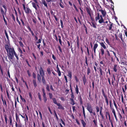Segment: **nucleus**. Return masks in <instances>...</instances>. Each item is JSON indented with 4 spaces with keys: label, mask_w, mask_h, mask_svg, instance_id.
Returning a JSON list of instances; mask_svg holds the SVG:
<instances>
[{
    "label": "nucleus",
    "mask_w": 127,
    "mask_h": 127,
    "mask_svg": "<svg viewBox=\"0 0 127 127\" xmlns=\"http://www.w3.org/2000/svg\"><path fill=\"white\" fill-rule=\"evenodd\" d=\"M5 49L7 52V55L10 61L13 59L14 54L15 52L13 47H10L8 45L6 44L4 46Z\"/></svg>",
    "instance_id": "f257e3e1"
},
{
    "label": "nucleus",
    "mask_w": 127,
    "mask_h": 127,
    "mask_svg": "<svg viewBox=\"0 0 127 127\" xmlns=\"http://www.w3.org/2000/svg\"><path fill=\"white\" fill-rule=\"evenodd\" d=\"M40 74L42 77V82L43 85L46 84V81L44 77V73L43 69L41 66L39 69Z\"/></svg>",
    "instance_id": "f03ea898"
},
{
    "label": "nucleus",
    "mask_w": 127,
    "mask_h": 127,
    "mask_svg": "<svg viewBox=\"0 0 127 127\" xmlns=\"http://www.w3.org/2000/svg\"><path fill=\"white\" fill-rule=\"evenodd\" d=\"M87 109L90 113H92V111H93L91 104L89 103H87Z\"/></svg>",
    "instance_id": "7ed1b4c3"
},
{
    "label": "nucleus",
    "mask_w": 127,
    "mask_h": 127,
    "mask_svg": "<svg viewBox=\"0 0 127 127\" xmlns=\"http://www.w3.org/2000/svg\"><path fill=\"white\" fill-rule=\"evenodd\" d=\"M25 11V13L27 14H31L32 13V10L29 8L28 6L27 7H26L24 9Z\"/></svg>",
    "instance_id": "20e7f679"
},
{
    "label": "nucleus",
    "mask_w": 127,
    "mask_h": 127,
    "mask_svg": "<svg viewBox=\"0 0 127 127\" xmlns=\"http://www.w3.org/2000/svg\"><path fill=\"white\" fill-rule=\"evenodd\" d=\"M97 69H99V74L100 77H101L103 76V74L104 73V72L103 71L102 68L99 67V68H97Z\"/></svg>",
    "instance_id": "39448f33"
},
{
    "label": "nucleus",
    "mask_w": 127,
    "mask_h": 127,
    "mask_svg": "<svg viewBox=\"0 0 127 127\" xmlns=\"http://www.w3.org/2000/svg\"><path fill=\"white\" fill-rule=\"evenodd\" d=\"M99 12H101V14L102 15L103 17H105L106 15V12L104 9V10L100 9L99 10Z\"/></svg>",
    "instance_id": "423d86ee"
},
{
    "label": "nucleus",
    "mask_w": 127,
    "mask_h": 127,
    "mask_svg": "<svg viewBox=\"0 0 127 127\" xmlns=\"http://www.w3.org/2000/svg\"><path fill=\"white\" fill-rule=\"evenodd\" d=\"M107 54L108 56V58L109 60H110V59L111 58V61L112 62L113 61V62H114V60L113 61V57L112 55H110V54L108 50H107Z\"/></svg>",
    "instance_id": "0eeeda50"
},
{
    "label": "nucleus",
    "mask_w": 127,
    "mask_h": 127,
    "mask_svg": "<svg viewBox=\"0 0 127 127\" xmlns=\"http://www.w3.org/2000/svg\"><path fill=\"white\" fill-rule=\"evenodd\" d=\"M99 17L100 19L98 21V22L99 24H101L104 22V20L103 18V15H99Z\"/></svg>",
    "instance_id": "6e6552de"
},
{
    "label": "nucleus",
    "mask_w": 127,
    "mask_h": 127,
    "mask_svg": "<svg viewBox=\"0 0 127 127\" xmlns=\"http://www.w3.org/2000/svg\"><path fill=\"white\" fill-rule=\"evenodd\" d=\"M111 111H112V113H113V115H114V116L115 117V118L116 120V121L117 122L118 121V119H117V117L116 115V112H115V109H113L112 110H111Z\"/></svg>",
    "instance_id": "1a4fd4ad"
},
{
    "label": "nucleus",
    "mask_w": 127,
    "mask_h": 127,
    "mask_svg": "<svg viewBox=\"0 0 127 127\" xmlns=\"http://www.w3.org/2000/svg\"><path fill=\"white\" fill-rule=\"evenodd\" d=\"M86 9L87 13L89 14V16L91 15V12L92 10L91 9H90L88 7L86 8Z\"/></svg>",
    "instance_id": "9d476101"
},
{
    "label": "nucleus",
    "mask_w": 127,
    "mask_h": 127,
    "mask_svg": "<svg viewBox=\"0 0 127 127\" xmlns=\"http://www.w3.org/2000/svg\"><path fill=\"white\" fill-rule=\"evenodd\" d=\"M15 115L16 121L17 122H19V123H20V119L19 118V115H18V114L17 113H15Z\"/></svg>",
    "instance_id": "9b49d317"
},
{
    "label": "nucleus",
    "mask_w": 127,
    "mask_h": 127,
    "mask_svg": "<svg viewBox=\"0 0 127 127\" xmlns=\"http://www.w3.org/2000/svg\"><path fill=\"white\" fill-rule=\"evenodd\" d=\"M107 115H108L109 119L110 122L111 123L112 127H114L113 125V121H112V120L111 119L110 115L108 113H107Z\"/></svg>",
    "instance_id": "f8f14e48"
},
{
    "label": "nucleus",
    "mask_w": 127,
    "mask_h": 127,
    "mask_svg": "<svg viewBox=\"0 0 127 127\" xmlns=\"http://www.w3.org/2000/svg\"><path fill=\"white\" fill-rule=\"evenodd\" d=\"M99 43L101 47H102L104 49H105L106 48V47L104 43L103 42H99Z\"/></svg>",
    "instance_id": "ddd939ff"
},
{
    "label": "nucleus",
    "mask_w": 127,
    "mask_h": 127,
    "mask_svg": "<svg viewBox=\"0 0 127 127\" xmlns=\"http://www.w3.org/2000/svg\"><path fill=\"white\" fill-rule=\"evenodd\" d=\"M58 106V109H62L64 110V107L60 104V103H58V104L57 105Z\"/></svg>",
    "instance_id": "4468645a"
},
{
    "label": "nucleus",
    "mask_w": 127,
    "mask_h": 127,
    "mask_svg": "<svg viewBox=\"0 0 127 127\" xmlns=\"http://www.w3.org/2000/svg\"><path fill=\"white\" fill-rule=\"evenodd\" d=\"M32 6L35 9V10H37V6H36V3H35L34 2H32Z\"/></svg>",
    "instance_id": "2eb2a0df"
},
{
    "label": "nucleus",
    "mask_w": 127,
    "mask_h": 127,
    "mask_svg": "<svg viewBox=\"0 0 127 127\" xmlns=\"http://www.w3.org/2000/svg\"><path fill=\"white\" fill-rule=\"evenodd\" d=\"M98 46V44L96 43L94 44V46L93 47V49L95 54L96 52V49L97 48Z\"/></svg>",
    "instance_id": "dca6fc26"
},
{
    "label": "nucleus",
    "mask_w": 127,
    "mask_h": 127,
    "mask_svg": "<svg viewBox=\"0 0 127 127\" xmlns=\"http://www.w3.org/2000/svg\"><path fill=\"white\" fill-rule=\"evenodd\" d=\"M113 23H112L111 24L109 25H107L108 26V28H109V30H111L112 31H113V29H112V28L113 26Z\"/></svg>",
    "instance_id": "f3484780"
},
{
    "label": "nucleus",
    "mask_w": 127,
    "mask_h": 127,
    "mask_svg": "<svg viewBox=\"0 0 127 127\" xmlns=\"http://www.w3.org/2000/svg\"><path fill=\"white\" fill-rule=\"evenodd\" d=\"M41 75L40 74V75L39 74H37V79L38 81L39 82V83H40L41 82Z\"/></svg>",
    "instance_id": "a211bd4d"
},
{
    "label": "nucleus",
    "mask_w": 127,
    "mask_h": 127,
    "mask_svg": "<svg viewBox=\"0 0 127 127\" xmlns=\"http://www.w3.org/2000/svg\"><path fill=\"white\" fill-rule=\"evenodd\" d=\"M1 98L3 102V103L4 105H5V106L6 107H7V105L6 104V102L5 100H3V97L2 95H1Z\"/></svg>",
    "instance_id": "6ab92c4d"
},
{
    "label": "nucleus",
    "mask_w": 127,
    "mask_h": 127,
    "mask_svg": "<svg viewBox=\"0 0 127 127\" xmlns=\"http://www.w3.org/2000/svg\"><path fill=\"white\" fill-rule=\"evenodd\" d=\"M93 122L95 126L96 127H98L97 119H96V120L94 119L93 121Z\"/></svg>",
    "instance_id": "aec40b11"
},
{
    "label": "nucleus",
    "mask_w": 127,
    "mask_h": 127,
    "mask_svg": "<svg viewBox=\"0 0 127 127\" xmlns=\"http://www.w3.org/2000/svg\"><path fill=\"white\" fill-rule=\"evenodd\" d=\"M67 76L69 77L70 79H71L72 77V72L71 71L69 70L68 72Z\"/></svg>",
    "instance_id": "412c9836"
},
{
    "label": "nucleus",
    "mask_w": 127,
    "mask_h": 127,
    "mask_svg": "<svg viewBox=\"0 0 127 127\" xmlns=\"http://www.w3.org/2000/svg\"><path fill=\"white\" fill-rule=\"evenodd\" d=\"M118 68V66L116 64L114 65L113 69L114 71L116 72H117V69Z\"/></svg>",
    "instance_id": "4be33fe9"
},
{
    "label": "nucleus",
    "mask_w": 127,
    "mask_h": 127,
    "mask_svg": "<svg viewBox=\"0 0 127 127\" xmlns=\"http://www.w3.org/2000/svg\"><path fill=\"white\" fill-rule=\"evenodd\" d=\"M82 79L84 84V85H85L86 83L87 82V80L85 75L82 78Z\"/></svg>",
    "instance_id": "5701e85b"
},
{
    "label": "nucleus",
    "mask_w": 127,
    "mask_h": 127,
    "mask_svg": "<svg viewBox=\"0 0 127 127\" xmlns=\"http://www.w3.org/2000/svg\"><path fill=\"white\" fill-rule=\"evenodd\" d=\"M99 14L98 13L97 14V16H96L95 17V20L96 21H97L98 20H99Z\"/></svg>",
    "instance_id": "b1692460"
},
{
    "label": "nucleus",
    "mask_w": 127,
    "mask_h": 127,
    "mask_svg": "<svg viewBox=\"0 0 127 127\" xmlns=\"http://www.w3.org/2000/svg\"><path fill=\"white\" fill-rule=\"evenodd\" d=\"M32 82L35 88H36V87L37 86V83L36 82V80L33 79L32 80Z\"/></svg>",
    "instance_id": "393cba45"
},
{
    "label": "nucleus",
    "mask_w": 127,
    "mask_h": 127,
    "mask_svg": "<svg viewBox=\"0 0 127 127\" xmlns=\"http://www.w3.org/2000/svg\"><path fill=\"white\" fill-rule=\"evenodd\" d=\"M0 71L1 72V74L3 76L4 73L3 71V68H2L1 65L0 64Z\"/></svg>",
    "instance_id": "a878e982"
},
{
    "label": "nucleus",
    "mask_w": 127,
    "mask_h": 127,
    "mask_svg": "<svg viewBox=\"0 0 127 127\" xmlns=\"http://www.w3.org/2000/svg\"><path fill=\"white\" fill-rule=\"evenodd\" d=\"M121 63L122 64H123L124 65H127V62L126 61H125L124 60H122L121 61Z\"/></svg>",
    "instance_id": "bb28decb"
},
{
    "label": "nucleus",
    "mask_w": 127,
    "mask_h": 127,
    "mask_svg": "<svg viewBox=\"0 0 127 127\" xmlns=\"http://www.w3.org/2000/svg\"><path fill=\"white\" fill-rule=\"evenodd\" d=\"M20 97L21 99L22 100V102L24 103H26V101L24 98H23L22 96L20 95Z\"/></svg>",
    "instance_id": "cd10ccee"
},
{
    "label": "nucleus",
    "mask_w": 127,
    "mask_h": 127,
    "mask_svg": "<svg viewBox=\"0 0 127 127\" xmlns=\"http://www.w3.org/2000/svg\"><path fill=\"white\" fill-rule=\"evenodd\" d=\"M75 92L77 94H78L79 93L78 87L77 85H76V86L75 89Z\"/></svg>",
    "instance_id": "c85d7f7f"
},
{
    "label": "nucleus",
    "mask_w": 127,
    "mask_h": 127,
    "mask_svg": "<svg viewBox=\"0 0 127 127\" xmlns=\"http://www.w3.org/2000/svg\"><path fill=\"white\" fill-rule=\"evenodd\" d=\"M81 122L83 126V127H86V123L83 120H81Z\"/></svg>",
    "instance_id": "c756f323"
},
{
    "label": "nucleus",
    "mask_w": 127,
    "mask_h": 127,
    "mask_svg": "<svg viewBox=\"0 0 127 127\" xmlns=\"http://www.w3.org/2000/svg\"><path fill=\"white\" fill-rule=\"evenodd\" d=\"M70 100L71 101V104L72 105H74L75 104L74 99L70 98Z\"/></svg>",
    "instance_id": "7c9ffc66"
},
{
    "label": "nucleus",
    "mask_w": 127,
    "mask_h": 127,
    "mask_svg": "<svg viewBox=\"0 0 127 127\" xmlns=\"http://www.w3.org/2000/svg\"><path fill=\"white\" fill-rule=\"evenodd\" d=\"M91 23L92 24L91 26L93 27L95 29H96V27L95 25V22H91Z\"/></svg>",
    "instance_id": "2f4dec72"
},
{
    "label": "nucleus",
    "mask_w": 127,
    "mask_h": 127,
    "mask_svg": "<svg viewBox=\"0 0 127 127\" xmlns=\"http://www.w3.org/2000/svg\"><path fill=\"white\" fill-rule=\"evenodd\" d=\"M87 75H89V74L91 72L90 69L89 67H88L87 68Z\"/></svg>",
    "instance_id": "473e14b6"
},
{
    "label": "nucleus",
    "mask_w": 127,
    "mask_h": 127,
    "mask_svg": "<svg viewBox=\"0 0 127 127\" xmlns=\"http://www.w3.org/2000/svg\"><path fill=\"white\" fill-rule=\"evenodd\" d=\"M53 112H54V115L56 117L57 120H58L59 119V118L58 116L57 115V114L56 112V111L55 110H54Z\"/></svg>",
    "instance_id": "72a5a7b5"
},
{
    "label": "nucleus",
    "mask_w": 127,
    "mask_h": 127,
    "mask_svg": "<svg viewBox=\"0 0 127 127\" xmlns=\"http://www.w3.org/2000/svg\"><path fill=\"white\" fill-rule=\"evenodd\" d=\"M43 100L44 102L45 103L47 100L46 95H43Z\"/></svg>",
    "instance_id": "f704fd0d"
},
{
    "label": "nucleus",
    "mask_w": 127,
    "mask_h": 127,
    "mask_svg": "<svg viewBox=\"0 0 127 127\" xmlns=\"http://www.w3.org/2000/svg\"><path fill=\"white\" fill-rule=\"evenodd\" d=\"M1 12L3 16H4V15H6V12H5V13H4L3 9L2 8H1Z\"/></svg>",
    "instance_id": "c9c22d12"
},
{
    "label": "nucleus",
    "mask_w": 127,
    "mask_h": 127,
    "mask_svg": "<svg viewBox=\"0 0 127 127\" xmlns=\"http://www.w3.org/2000/svg\"><path fill=\"white\" fill-rule=\"evenodd\" d=\"M52 99L53 101V102L56 105L58 104V103H57V101L56 100V99L55 98H52Z\"/></svg>",
    "instance_id": "e433bc0d"
},
{
    "label": "nucleus",
    "mask_w": 127,
    "mask_h": 127,
    "mask_svg": "<svg viewBox=\"0 0 127 127\" xmlns=\"http://www.w3.org/2000/svg\"><path fill=\"white\" fill-rule=\"evenodd\" d=\"M119 37L120 38L121 40L123 42L124 41L123 39V37L122 36V33H120L119 35Z\"/></svg>",
    "instance_id": "4c0bfd02"
},
{
    "label": "nucleus",
    "mask_w": 127,
    "mask_h": 127,
    "mask_svg": "<svg viewBox=\"0 0 127 127\" xmlns=\"http://www.w3.org/2000/svg\"><path fill=\"white\" fill-rule=\"evenodd\" d=\"M113 103L114 105L116 108V110H118V107H117V105L115 101L114 100V99H113Z\"/></svg>",
    "instance_id": "58836bf2"
},
{
    "label": "nucleus",
    "mask_w": 127,
    "mask_h": 127,
    "mask_svg": "<svg viewBox=\"0 0 127 127\" xmlns=\"http://www.w3.org/2000/svg\"><path fill=\"white\" fill-rule=\"evenodd\" d=\"M4 32H5V34L6 37L7 39V40L8 41H9V37H8V34H7V32H6V30H4Z\"/></svg>",
    "instance_id": "ea45409f"
},
{
    "label": "nucleus",
    "mask_w": 127,
    "mask_h": 127,
    "mask_svg": "<svg viewBox=\"0 0 127 127\" xmlns=\"http://www.w3.org/2000/svg\"><path fill=\"white\" fill-rule=\"evenodd\" d=\"M42 2L44 4V5L46 7H48L47 4L46 3L45 1L44 0H43L42 1Z\"/></svg>",
    "instance_id": "a19ab883"
},
{
    "label": "nucleus",
    "mask_w": 127,
    "mask_h": 127,
    "mask_svg": "<svg viewBox=\"0 0 127 127\" xmlns=\"http://www.w3.org/2000/svg\"><path fill=\"white\" fill-rule=\"evenodd\" d=\"M47 72L48 74L49 75H50L51 74V71L50 70V68L48 67L47 68Z\"/></svg>",
    "instance_id": "79ce46f5"
},
{
    "label": "nucleus",
    "mask_w": 127,
    "mask_h": 127,
    "mask_svg": "<svg viewBox=\"0 0 127 127\" xmlns=\"http://www.w3.org/2000/svg\"><path fill=\"white\" fill-rule=\"evenodd\" d=\"M46 88L47 90L48 91V92H50V90L49 88V85L48 84H47L46 85Z\"/></svg>",
    "instance_id": "37998d69"
},
{
    "label": "nucleus",
    "mask_w": 127,
    "mask_h": 127,
    "mask_svg": "<svg viewBox=\"0 0 127 127\" xmlns=\"http://www.w3.org/2000/svg\"><path fill=\"white\" fill-rule=\"evenodd\" d=\"M25 115L26 116V118H25L24 121L25 122H28V116L27 115L25 114Z\"/></svg>",
    "instance_id": "c03bdc74"
},
{
    "label": "nucleus",
    "mask_w": 127,
    "mask_h": 127,
    "mask_svg": "<svg viewBox=\"0 0 127 127\" xmlns=\"http://www.w3.org/2000/svg\"><path fill=\"white\" fill-rule=\"evenodd\" d=\"M18 42L20 46L22 48H23L24 47V45L23 43L21 41H19Z\"/></svg>",
    "instance_id": "a18cd8bd"
},
{
    "label": "nucleus",
    "mask_w": 127,
    "mask_h": 127,
    "mask_svg": "<svg viewBox=\"0 0 127 127\" xmlns=\"http://www.w3.org/2000/svg\"><path fill=\"white\" fill-rule=\"evenodd\" d=\"M118 114L120 120H121V119H122V117L121 114L119 112H118Z\"/></svg>",
    "instance_id": "49530a36"
},
{
    "label": "nucleus",
    "mask_w": 127,
    "mask_h": 127,
    "mask_svg": "<svg viewBox=\"0 0 127 127\" xmlns=\"http://www.w3.org/2000/svg\"><path fill=\"white\" fill-rule=\"evenodd\" d=\"M37 95L39 100H40V101H41L42 100V99L41 98V95L40 93H38L37 94Z\"/></svg>",
    "instance_id": "de8ad7c7"
},
{
    "label": "nucleus",
    "mask_w": 127,
    "mask_h": 127,
    "mask_svg": "<svg viewBox=\"0 0 127 127\" xmlns=\"http://www.w3.org/2000/svg\"><path fill=\"white\" fill-rule=\"evenodd\" d=\"M79 101H80V105H82L83 104V102L82 99V98L81 96H80L79 97Z\"/></svg>",
    "instance_id": "09e8293b"
},
{
    "label": "nucleus",
    "mask_w": 127,
    "mask_h": 127,
    "mask_svg": "<svg viewBox=\"0 0 127 127\" xmlns=\"http://www.w3.org/2000/svg\"><path fill=\"white\" fill-rule=\"evenodd\" d=\"M14 55L15 56L17 60V61H18L19 60V58L18 57V56L17 55L16 52L14 54Z\"/></svg>",
    "instance_id": "8fccbe9b"
},
{
    "label": "nucleus",
    "mask_w": 127,
    "mask_h": 127,
    "mask_svg": "<svg viewBox=\"0 0 127 127\" xmlns=\"http://www.w3.org/2000/svg\"><path fill=\"white\" fill-rule=\"evenodd\" d=\"M101 91L102 92V95H103V96H105V95H107L105 93L104 90L103 89H101Z\"/></svg>",
    "instance_id": "3c124183"
},
{
    "label": "nucleus",
    "mask_w": 127,
    "mask_h": 127,
    "mask_svg": "<svg viewBox=\"0 0 127 127\" xmlns=\"http://www.w3.org/2000/svg\"><path fill=\"white\" fill-rule=\"evenodd\" d=\"M100 51L101 52V55L103 56V55L104 54V50L103 48H101L100 49Z\"/></svg>",
    "instance_id": "603ef678"
},
{
    "label": "nucleus",
    "mask_w": 127,
    "mask_h": 127,
    "mask_svg": "<svg viewBox=\"0 0 127 127\" xmlns=\"http://www.w3.org/2000/svg\"><path fill=\"white\" fill-rule=\"evenodd\" d=\"M103 96L105 98L104 99L105 101V102H107V101H108V97L107 95H105V96Z\"/></svg>",
    "instance_id": "864d4df0"
},
{
    "label": "nucleus",
    "mask_w": 127,
    "mask_h": 127,
    "mask_svg": "<svg viewBox=\"0 0 127 127\" xmlns=\"http://www.w3.org/2000/svg\"><path fill=\"white\" fill-rule=\"evenodd\" d=\"M95 108L96 110V112L98 113L100 111L99 107L98 106H96L95 107Z\"/></svg>",
    "instance_id": "5fc2aeb1"
},
{
    "label": "nucleus",
    "mask_w": 127,
    "mask_h": 127,
    "mask_svg": "<svg viewBox=\"0 0 127 127\" xmlns=\"http://www.w3.org/2000/svg\"><path fill=\"white\" fill-rule=\"evenodd\" d=\"M4 119L5 120V123L7 124V118L6 115H4Z\"/></svg>",
    "instance_id": "6e6d98bb"
},
{
    "label": "nucleus",
    "mask_w": 127,
    "mask_h": 127,
    "mask_svg": "<svg viewBox=\"0 0 127 127\" xmlns=\"http://www.w3.org/2000/svg\"><path fill=\"white\" fill-rule=\"evenodd\" d=\"M32 20L33 22L35 24L36 23L37 20L35 18V19H32Z\"/></svg>",
    "instance_id": "4d7b16f0"
},
{
    "label": "nucleus",
    "mask_w": 127,
    "mask_h": 127,
    "mask_svg": "<svg viewBox=\"0 0 127 127\" xmlns=\"http://www.w3.org/2000/svg\"><path fill=\"white\" fill-rule=\"evenodd\" d=\"M18 51L20 52V53L21 54H22L23 53V52L22 51L21 49L20 48H19L18 49Z\"/></svg>",
    "instance_id": "13d9d810"
},
{
    "label": "nucleus",
    "mask_w": 127,
    "mask_h": 127,
    "mask_svg": "<svg viewBox=\"0 0 127 127\" xmlns=\"http://www.w3.org/2000/svg\"><path fill=\"white\" fill-rule=\"evenodd\" d=\"M11 16L12 17V19L13 20L14 22H15V17L13 14H12L11 15Z\"/></svg>",
    "instance_id": "bf43d9fd"
},
{
    "label": "nucleus",
    "mask_w": 127,
    "mask_h": 127,
    "mask_svg": "<svg viewBox=\"0 0 127 127\" xmlns=\"http://www.w3.org/2000/svg\"><path fill=\"white\" fill-rule=\"evenodd\" d=\"M16 21H17V22L18 23L19 25H21V23L19 21V20L18 19V17H17L16 18Z\"/></svg>",
    "instance_id": "052dcab7"
},
{
    "label": "nucleus",
    "mask_w": 127,
    "mask_h": 127,
    "mask_svg": "<svg viewBox=\"0 0 127 127\" xmlns=\"http://www.w3.org/2000/svg\"><path fill=\"white\" fill-rule=\"evenodd\" d=\"M49 96L50 98V99H52V94L51 93H49Z\"/></svg>",
    "instance_id": "680f3d73"
},
{
    "label": "nucleus",
    "mask_w": 127,
    "mask_h": 127,
    "mask_svg": "<svg viewBox=\"0 0 127 127\" xmlns=\"http://www.w3.org/2000/svg\"><path fill=\"white\" fill-rule=\"evenodd\" d=\"M109 106L110 109L111 110L114 109L113 107V105L112 104H109Z\"/></svg>",
    "instance_id": "e2e57ef3"
},
{
    "label": "nucleus",
    "mask_w": 127,
    "mask_h": 127,
    "mask_svg": "<svg viewBox=\"0 0 127 127\" xmlns=\"http://www.w3.org/2000/svg\"><path fill=\"white\" fill-rule=\"evenodd\" d=\"M6 93L7 97L9 99L10 97H9V94L7 90H6Z\"/></svg>",
    "instance_id": "0e129e2a"
},
{
    "label": "nucleus",
    "mask_w": 127,
    "mask_h": 127,
    "mask_svg": "<svg viewBox=\"0 0 127 127\" xmlns=\"http://www.w3.org/2000/svg\"><path fill=\"white\" fill-rule=\"evenodd\" d=\"M27 29L29 30V31L31 32H33V31L31 30V28L29 26H28L27 27Z\"/></svg>",
    "instance_id": "69168bd1"
},
{
    "label": "nucleus",
    "mask_w": 127,
    "mask_h": 127,
    "mask_svg": "<svg viewBox=\"0 0 127 127\" xmlns=\"http://www.w3.org/2000/svg\"><path fill=\"white\" fill-rule=\"evenodd\" d=\"M42 127H46V124L43 121L42 122Z\"/></svg>",
    "instance_id": "338daca9"
},
{
    "label": "nucleus",
    "mask_w": 127,
    "mask_h": 127,
    "mask_svg": "<svg viewBox=\"0 0 127 127\" xmlns=\"http://www.w3.org/2000/svg\"><path fill=\"white\" fill-rule=\"evenodd\" d=\"M41 40L40 39H39L38 40V41H37L36 42V43L38 44L39 43H41Z\"/></svg>",
    "instance_id": "774afa93"
}]
</instances>
